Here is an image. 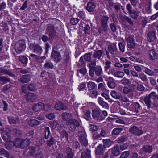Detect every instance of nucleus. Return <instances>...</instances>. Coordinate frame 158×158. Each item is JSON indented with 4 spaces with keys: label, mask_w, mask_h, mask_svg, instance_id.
I'll list each match as a JSON object with an SVG mask.
<instances>
[{
    "label": "nucleus",
    "mask_w": 158,
    "mask_h": 158,
    "mask_svg": "<svg viewBox=\"0 0 158 158\" xmlns=\"http://www.w3.org/2000/svg\"><path fill=\"white\" fill-rule=\"evenodd\" d=\"M66 125L68 127L69 131L73 132L76 130V127H78L80 126L79 122L75 119H70L68 122L65 123Z\"/></svg>",
    "instance_id": "nucleus-1"
},
{
    "label": "nucleus",
    "mask_w": 158,
    "mask_h": 158,
    "mask_svg": "<svg viewBox=\"0 0 158 158\" xmlns=\"http://www.w3.org/2000/svg\"><path fill=\"white\" fill-rule=\"evenodd\" d=\"M46 31L47 32L46 33V34H48L49 40L53 39L56 38L57 32L55 29L54 26L51 24L48 25Z\"/></svg>",
    "instance_id": "nucleus-2"
},
{
    "label": "nucleus",
    "mask_w": 158,
    "mask_h": 158,
    "mask_svg": "<svg viewBox=\"0 0 158 158\" xmlns=\"http://www.w3.org/2000/svg\"><path fill=\"white\" fill-rule=\"evenodd\" d=\"M26 48L25 41L23 40H19L16 44L15 49L17 54H20L24 51Z\"/></svg>",
    "instance_id": "nucleus-3"
},
{
    "label": "nucleus",
    "mask_w": 158,
    "mask_h": 158,
    "mask_svg": "<svg viewBox=\"0 0 158 158\" xmlns=\"http://www.w3.org/2000/svg\"><path fill=\"white\" fill-rule=\"evenodd\" d=\"M109 18L106 16H102L100 19V24L102 30L105 32L108 31L109 29L108 25V22Z\"/></svg>",
    "instance_id": "nucleus-4"
},
{
    "label": "nucleus",
    "mask_w": 158,
    "mask_h": 158,
    "mask_svg": "<svg viewBox=\"0 0 158 158\" xmlns=\"http://www.w3.org/2000/svg\"><path fill=\"white\" fill-rule=\"evenodd\" d=\"M101 110L98 109H94L92 110V116L94 119L98 121H101L105 118L102 116Z\"/></svg>",
    "instance_id": "nucleus-5"
},
{
    "label": "nucleus",
    "mask_w": 158,
    "mask_h": 158,
    "mask_svg": "<svg viewBox=\"0 0 158 158\" xmlns=\"http://www.w3.org/2000/svg\"><path fill=\"white\" fill-rule=\"evenodd\" d=\"M30 49H33L34 53L38 55H40L42 52L43 50L41 46L39 44L35 43H31L29 46Z\"/></svg>",
    "instance_id": "nucleus-6"
},
{
    "label": "nucleus",
    "mask_w": 158,
    "mask_h": 158,
    "mask_svg": "<svg viewBox=\"0 0 158 158\" xmlns=\"http://www.w3.org/2000/svg\"><path fill=\"white\" fill-rule=\"evenodd\" d=\"M38 98L37 94L31 92L27 93L24 96L25 100L28 102H33Z\"/></svg>",
    "instance_id": "nucleus-7"
},
{
    "label": "nucleus",
    "mask_w": 158,
    "mask_h": 158,
    "mask_svg": "<svg viewBox=\"0 0 158 158\" xmlns=\"http://www.w3.org/2000/svg\"><path fill=\"white\" fill-rule=\"evenodd\" d=\"M102 68L100 66H97L89 71V75L92 77L94 76V73L97 76H100L102 73Z\"/></svg>",
    "instance_id": "nucleus-8"
},
{
    "label": "nucleus",
    "mask_w": 158,
    "mask_h": 158,
    "mask_svg": "<svg viewBox=\"0 0 158 158\" xmlns=\"http://www.w3.org/2000/svg\"><path fill=\"white\" fill-rule=\"evenodd\" d=\"M24 141V139L21 138H17L13 141V145L17 148L24 149L25 148Z\"/></svg>",
    "instance_id": "nucleus-9"
},
{
    "label": "nucleus",
    "mask_w": 158,
    "mask_h": 158,
    "mask_svg": "<svg viewBox=\"0 0 158 158\" xmlns=\"http://www.w3.org/2000/svg\"><path fill=\"white\" fill-rule=\"evenodd\" d=\"M127 41V47L130 49L133 48L135 46V42L134 36L133 35H129L125 38Z\"/></svg>",
    "instance_id": "nucleus-10"
},
{
    "label": "nucleus",
    "mask_w": 158,
    "mask_h": 158,
    "mask_svg": "<svg viewBox=\"0 0 158 158\" xmlns=\"http://www.w3.org/2000/svg\"><path fill=\"white\" fill-rule=\"evenodd\" d=\"M129 131L136 136H139L143 134V131L136 126H134L129 130Z\"/></svg>",
    "instance_id": "nucleus-11"
},
{
    "label": "nucleus",
    "mask_w": 158,
    "mask_h": 158,
    "mask_svg": "<svg viewBox=\"0 0 158 158\" xmlns=\"http://www.w3.org/2000/svg\"><path fill=\"white\" fill-rule=\"evenodd\" d=\"M130 109L131 111L137 113L140 112L142 110V108L138 103L135 102L131 105Z\"/></svg>",
    "instance_id": "nucleus-12"
},
{
    "label": "nucleus",
    "mask_w": 158,
    "mask_h": 158,
    "mask_svg": "<svg viewBox=\"0 0 158 158\" xmlns=\"http://www.w3.org/2000/svg\"><path fill=\"white\" fill-rule=\"evenodd\" d=\"M36 151V149L33 146H30L23 152V154L26 156H34V154Z\"/></svg>",
    "instance_id": "nucleus-13"
},
{
    "label": "nucleus",
    "mask_w": 158,
    "mask_h": 158,
    "mask_svg": "<svg viewBox=\"0 0 158 158\" xmlns=\"http://www.w3.org/2000/svg\"><path fill=\"white\" fill-rule=\"evenodd\" d=\"M51 58L56 62H60L61 59L60 52L57 51H52L51 54Z\"/></svg>",
    "instance_id": "nucleus-14"
},
{
    "label": "nucleus",
    "mask_w": 158,
    "mask_h": 158,
    "mask_svg": "<svg viewBox=\"0 0 158 158\" xmlns=\"http://www.w3.org/2000/svg\"><path fill=\"white\" fill-rule=\"evenodd\" d=\"M156 33L155 30L150 31L147 34V40L150 42L153 41L156 38Z\"/></svg>",
    "instance_id": "nucleus-15"
},
{
    "label": "nucleus",
    "mask_w": 158,
    "mask_h": 158,
    "mask_svg": "<svg viewBox=\"0 0 158 158\" xmlns=\"http://www.w3.org/2000/svg\"><path fill=\"white\" fill-rule=\"evenodd\" d=\"M31 75L30 74L24 75L22 76L18 80L22 84L27 83L31 80Z\"/></svg>",
    "instance_id": "nucleus-16"
},
{
    "label": "nucleus",
    "mask_w": 158,
    "mask_h": 158,
    "mask_svg": "<svg viewBox=\"0 0 158 158\" xmlns=\"http://www.w3.org/2000/svg\"><path fill=\"white\" fill-rule=\"evenodd\" d=\"M65 152L66 154L64 158H73L74 155V152L72 148L68 147L65 150Z\"/></svg>",
    "instance_id": "nucleus-17"
},
{
    "label": "nucleus",
    "mask_w": 158,
    "mask_h": 158,
    "mask_svg": "<svg viewBox=\"0 0 158 158\" xmlns=\"http://www.w3.org/2000/svg\"><path fill=\"white\" fill-rule=\"evenodd\" d=\"M45 104L43 103L39 102L33 107V110L35 112L40 111L42 110H45Z\"/></svg>",
    "instance_id": "nucleus-18"
},
{
    "label": "nucleus",
    "mask_w": 158,
    "mask_h": 158,
    "mask_svg": "<svg viewBox=\"0 0 158 158\" xmlns=\"http://www.w3.org/2000/svg\"><path fill=\"white\" fill-rule=\"evenodd\" d=\"M83 112V117L87 120L90 118V111L87 107H83L82 108Z\"/></svg>",
    "instance_id": "nucleus-19"
},
{
    "label": "nucleus",
    "mask_w": 158,
    "mask_h": 158,
    "mask_svg": "<svg viewBox=\"0 0 158 158\" xmlns=\"http://www.w3.org/2000/svg\"><path fill=\"white\" fill-rule=\"evenodd\" d=\"M108 151L109 153L110 152L112 156L114 157L117 156L120 154L119 148L118 145L114 146L113 148L109 150Z\"/></svg>",
    "instance_id": "nucleus-20"
},
{
    "label": "nucleus",
    "mask_w": 158,
    "mask_h": 158,
    "mask_svg": "<svg viewBox=\"0 0 158 158\" xmlns=\"http://www.w3.org/2000/svg\"><path fill=\"white\" fill-rule=\"evenodd\" d=\"M55 108L59 111L65 110L67 109V106L65 104L59 102L55 104Z\"/></svg>",
    "instance_id": "nucleus-21"
},
{
    "label": "nucleus",
    "mask_w": 158,
    "mask_h": 158,
    "mask_svg": "<svg viewBox=\"0 0 158 158\" xmlns=\"http://www.w3.org/2000/svg\"><path fill=\"white\" fill-rule=\"evenodd\" d=\"M105 151V148L104 147V145L99 144L96 148L95 153L97 155H103Z\"/></svg>",
    "instance_id": "nucleus-22"
},
{
    "label": "nucleus",
    "mask_w": 158,
    "mask_h": 158,
    "mask_svg": "<svg viewBox=\"0 0 158 158\" xmlns=\"http://www.w3.org/2000/svg\"><path fill=\"white\" fill-rule=\"evenodd\" d=\"M153 150L152 147L151 145H145L141 149V151L144 154H150Z\"/></svg>",
    "instance_id": "nucleus-23"
},
{
    "label": "nucleus",
    "mask_w": 158,
    "mask_h": 158,
    "mask_svg": "<svg viewBox=\"0 0 158 158\" xmlns=\"http://www.w3.org/2000/svg\"><path fill=\"white\" fill-rule=\"evenodd\" d=\"M96 4L94 2H90L87 4L86 9L89 12H93L96 8Z\"/></svg>",
    "instance_id": "nucleus-24"
},
{
    "label": "nucleus",
    "mask_w": 158,
    "mask_h": 158,
    "mask_svg": "<svg viewBox=\"0 0 158 158\" xmlns=\"http://www.w3.org/2000/svg\"><path fill=\"white\" fill-rule=\"evenodd\" d=\"M61 119L64 121L68 122L72 117V115L71 113L65 112L63 113L61 115Z\"/></svg>",
    "instance_id": "nucleus-25"
},
{
    "label": "nucleus",
    "mask_w": 158,
    "mask_h": 158,
    "mask_svg": "<svg viewBox=\"0 0 158 158\" xmlns=\"http://www.w3.org/2000/svg\"><path fill=\"white\" fill-rule=\"evenodd\" d=\"M108 49L110 53L112 55L114 54L115 52L117 50L116 44L114 43L111 45H109L108 46Z\"/></svg>",
    "instance_id": "nucleus-26"
},
{
    "label": "nucleus",
    "mask_w": 158,
    "mask_h": 158,
    "mask_svg": "<svg viewBox=\"0 0 158 158\" xmlns=\"http://www.w3.org/2000/svg\"><path fill=\"white\" fill-rule=\"evenodd\" d=\"M81 158H91V151L89 149H86L81 154Z\"/></svg>",
    "instance_id": "nucleus-27"
},
{
    "label": "nucleus",
    "mask_w": 158,
    "mask_h": 158,
    "mask_svg": "<svg viewBox=\"0 0 158 158\" xmlns=\"http://www.w3.org/2000/svg\"><path fill=\"white\" fill-rule=\"evenodd\" d=\"M102 54L103 52L102 50H94L93 56L94 58H97L99 60L100 59Z\"/></svg>",
    "instance_id": "nucleus-28"
},
{
    "label": "nucleus",
    "mask_w": 158,
    "mask_h": 158,
    "mask_svg": "<svg viewBox=\"0 0 158 158\" xmlns=\"http://www.w3.org/2000/svg\"><path fill=\"white\" fill-rule=\"evenodd\" d=\"M78 139L87 137L85 130L83 127H81L79 128L78 133Z\"/></svg>",
    "instance_id": "nucleus-29"
},
{
    "label": "nucleus",
    "mask_w": 158,
    "mask_h": 158,
    "mask_svg": "<svg viewBox=\"0 0 158 158\" xmlns=\"http://www.w3.org/2000/svg\"><path fill=\"white\" fill-rule=\"evenodd\" d=\"M139 12L133 9L129 13L130 16L134 19H137L139 16Z\"/></svg>",
    "instance_id": "nucleus-30"
},
{
    "label": "nucleus",
    "mask_w": 158,
    "mask_h": 158,
    "mask_svg": "<svg viewBox=\"0 0 158 158\" xmlns=\"http://www.w3.org/2000/svg\"><path fill=\"white\" fill-rule=\"evenodd\" d=\"M56 142V139L53 137L51 136L49 139L47 141L46 144L48 146L51 147L55 144Z\"/></svg>",
    "instance_id": "nucleus-31"
},
{
    "label": "nucleus",
    "mask_w": 158,
    "mask_h": 158,
    "mask_svg": "<svg viewBox=\"0 0 158 158\" xmlns=\"http://www.w3.org/2000/svg\"><path fill=\"white\" fill-rule=\"evenodd\" d=\"M2 137L5 141L8 142L10 141V138L9 134L6 132H3L1 133Z\"/></svg>",
    "instance_id": "nucleus-32"
},
{
    "label": "nucleus",
    "mask_w": 158,
    "mask_h": 158,
    "mask_svg": "<svg viewBox=\"0 0 158 158\" xmlns=\"http://www.w3.org/2000/svg\"><path fill=\"white\" fill-rule=\"evenodd\" d=\"M98 102L100 105L102 107L107 108L108 107V104L104 101L103 99L101 97L98 98Z\"/></svg>",
    "instance_id": "nucleus-33"
},
{
    "label": "nucleus",
    "mask_w": 158,
    "mask_h": 158,
    "mask_svg": "<svg viewBox=\"0 0 158 158\" xmlns=\"http://www.w3.org/2000/svg\"><path fill=\"white\" fill-rule=\"evenodd\" d=\"M151 98L148 95L145 97L144 102L148 109L151 107V102L150 100Z\"/></svg>",
    "instance_id": "nucleus-34"
},
{
    "label": "nucleus",
    "mask_w": 158,
    "mask_h": 158,
    "mask_svg": "<svg viewBox=\"0 0 158 158\" xmlns=\"http://www.w3.org/2000/svg\"><path fill=\"white\" fill-rule=\"evenodd\" d=\"M110 94L114 98L116 99H119L120 98L121 96L120 93L114 91H111Z\"/></svg>",
    "instance_id": "nucleus-35"
},
{
    "label": "nucleus",
    "mask_w": 158,
    "mask_h": 158,
    "mask_svg": "<svg viewBox=\"0 0 158 158\" xmlns=\"http://www.w3.org/2000/svg\"><path fill=\"white\" fill-rule=\"evenodd\" d=\"M19 60L22 64H26L28 63V58L25 56H19Z\"/></svg>",
    "instance_id": "nucleus-36"
},
{
    "label": "nucleus",
    "mask_w": 158,
    "mask_h": 158,
    "mask_svg": "<svg viewBox=\"0 0 158 158\" xmlns=\"http://www.w3.org/2000/svg\"><path fill=\"white\" fill-rule=\"evenodd\" d=\"M123 129L121 128H115L114 129L112 132L111 134L112 135H117L119 134L120 133L123 131Z\"/></svg>",
    "instance_id": "nucleus-37"
},
{
    "label": "nucleus",
    "mask_w": 158,
    "mask_h": 158,
    "mask_svg": "<svg viewBox=\"0 0 158 158\" xmlns=\"http://www.w3.org/2000/svg\"><path fill=\"white\" fill-rule=\"evenodd\" d=\"M28 124L32 127L38 125L40 124L39 121L35 119H30L28 122Z\"/></svg>",
    "instance_id": "nucleus-38"
},
{
    "label": "nucleus",
    "mask_w": 158,
    "mask_h": 158,
    "mask_svg": "<svg viewBox=\"0 0 158 158\" xmlns=\"http://www.w3.org/2000/svg\"><path fill=\"white\" fill-rule=\"evenodd\" d=\"M149 55L150 56V59L151 60H154L157 57L155 52L153 49L149 51Z\"/></svg>",
    "instance_id": "nucleus-39"
},
{
    "label": "nucleus",
    "mask_w": 158,
    "mask_h": 158,
    "mask_svg": "<svg viewBox=\"0 0 158 158\" xmlns=\"http://www.w3.org/2000/svg\"><path fill=\"white\" fill-rule=\"evenodd\" d=\"M78 139L82 146L86 147L88 145V141L86 139V137L79 139Z\"/></svg>",
    "instance_id": "nucleus-40"
},
{
    "label": "nucleus",
    "mask_w": 158,
    "mask_h": 158,
    "mask_svg": "<svg viewBox=\"0 0 158 158\" xmlns=\"http://www.w3.org/2000/svg\"><path fill=\"white\" fill-rule=\"evenodd\" d=\"M0 153L1 156H2L4 155L5 157H8L10 156L9 152L3 148L0 149Z\"/></svg>",
    "instance_id": "nucleus-41"
},
{
    "label": "nucleus",
    "mask_w": 158,
    "mask_h": 158,
    "mask_svg": "<svg viewBox=\"0 0 158 158\" xmlns=\"http://www.w3.org/2000/svg\"><path fill=\"white\" fill-rule=\"evenodd\" d=\"M1 72L4 74H7L13 77H15V75L12 73L11 71L10 70L3 69L2 70Z\"/></svg>",
    "instance_id": "nucleus-42"
},
{
    "label": "nucleus",
    "mask_w": 158,
    "mask_h": 158,
    "mask_svg": "<svg viewBox=\"0 0 158 158\" xmlns=\"http://www.w3.org/2000/svg\"><path fill=\"white\" fill-rule=\"evenodd\" d=\"M128 139V137L127 135H123L119 137L117 139V143H120L125 142Z\"/></svg>",
    "instance_id": "nucleus-43"
},
{
    "label": "nucleus",
    "mask_w": 158,
    "mask_h": 158,
    "mask_svg": "<svg viewBox=\"0 0 158 158\" xmlns=\"http://www.w3.org/2000/svg\"><path fill=\"white\" fill-rule=\"evenodd\" d=\"M8 119L9 123L10 124H16L18 122V120L16 118L12 117H8Z\"/></svg>",
    "instance_id": "nucleus-44"
},
{
    "label": "nucleus",
    "mask_w": 158,
    "mask_h": 158,
    "mask_svg": "<svg viewBox=\"0 0 158 158\" xmlns=\"http://www.w3.org/2000/svg\"><path fill=\"white\" fill-rule=\"evenodd\" d=\"M112 74L114 76L119 78H122L124 75V72L120 71L112 72Z\"/></svg>",
    "instance_id": "nucleus-45"
},
{
    "label": "nucleus",
    "mask_w": 158,
    "mask_h": 158,
    "mask_svg": "<svg viewBox=\"0 0 158 158\" xmlns=\"http://www.w3.org/2000/svg\"><path fill=\"white\" fill-rule=\"evenodd\" d=\"M87 86L88 90H91L95 88L96 86V85L94 82L92 81H89L88 83Z\"/></svg>",
    "instance_id": "nucleus-46"
},
{
    "label": "nucleus",
    "mask_w": 158,
    "mask_h": 158,
    "mask_svg": "<svg viewBox=\"0 0 158 158\" xmlns=\"http://www.w3.org/2000/svg\"><path fill=\"white\" fill-rule=\"evenodd\" d=\"M122 18L131 25L133 26V22L131 18L126 15L123 16Z\"/></svg>",
    "instance_id": "nucleus-47"
},
{
    "label": "nucleus",
    "mask_w": 158,
    "mask_h": 158,
    "mask_svg": "<svg viewBox=\"0 0 158 158\" xmlns=\"http://www.w3.org/2000/svg\"><path fill=\"white\" fill-rule=\"evenodd\" d=\"M28 90L35 91L36 89V86L34 83H31L27 85Z\"/></svg>",
    "instance_id": "nucleus-48"
},
{
    "label": "nucleus",
    "mask_w": 158,
    "mask_h": 158,
    "mask_svg": "<svg viewBox=\"0 0 158 158\" xmlns=\"http://www.w3.org/2000/svg\"><path fill=\"white\" fill-rule=\"evenodd\" d=\"M10 81V79L9 78H8L7 77L0 76V82L3 83L4 84L9 82Z\"/></svg>",
    "instance_id": "nucleus-49"
},
{
    "label": "nucleus",
    "mask_w": 158,
    "mask_h": 158,
    "mask_svg": "<svg viewBox=\"0 0 158 158\" xmlns=\"http://www.w3.org/2000/svg\"><path fill=\"white\" fill-rule=\"evenodd\" d=\"M44 132H45L44 138L45 139H47L48 138L49 135L50 134L49 128L48 127H45Z\"/></svg>",
    "instance_id": "nucleus-50"
},
{
    "label": "nucleus",
    "mask_w": 158,
    "mask_h": 158,
    "mask_svg": "<svg viewBox=\"0 0 158 158\" xmlns=\"http://www.w3.org/2000/svg\"><path fill=\"white\" fill-rule=\"evenodd\" d=\"M89 130L92 132L93 133L98 129V128L95 125H90L89 126Z\"/></svg>",
    "instance_id": "nucleus-51"
},
{
    "label": "nucleus",
    "mask_w": 158,
    "mask_h": 158,
    "mask_svg": "<svg viewBox=\"0 0 158 158\" xmlns=\"http://www.w3.org/2000/svg\"><path fill=\"white\" fill-rule=\"evenodd\" d=\"M91 53L90 52L85 54L84 56V60L88 62L90 61L91 60Z\"/></svg>",
    "instance_id": "nucleus-52"
},
{
    "label": "nucleus",
    "mask_w": 158,
    "mask_h": 158,
    "mask_svg": "<svg viewBox=\"0 0 158 158\" xmlns=\"http://www.w3.org/2000/svg\"><path fill=\"white\" fill-rule=\"evenodd\" d=\"M43 155L42 152L41 151H38L36 154L34 155L33 157L35 158H43Z\"/></svg>",
    "instance_id": "nucleus-53"
},
{
    "label": "nucleus",
    "mask_w": 158,
    "mask_h": 158,
    "mask_svg": "<svg viewBox=\"0 0 158 158\" xmlns=\"http://www.w3.org/2000/svg\"><path fill=\"white\" fill-rule=\"evenodd\" d=\"M139 77L141 80L143 82L146 83L148 81L147 76L144 73H141L139 75Z\"/></svg>",
    "instance_id": "nucleus-54"
},
{
    "label": "nucleus",
    "mask_w": 158,
    "mask_h": 158,
    "mask_svg": "<svg viewBox=\"0 0 158 158\" xmlns=\"http://www.w3.org/2000/svg\"><path fill=\"white\" fill-rule=\"evenodd\" d=\"M91 28V27H90L89 25H86L84 27L83 30L84 33L86 34H90Z\"/></svg>",
    "instance_id": "nucleus-55"
},
{
    "label": "nucleus",
    "mask_w": 158,
    "mask_h": 158,
    "mask_svg": "<svg viewBox=\"0 0 158 158\" xmlns=\"http://www.w3.org/2000/svg\"><path fill=\"white\" fill-rule=\"evenodd\" d=\"M136 84L137 85V89L139 91H143L145 89V87L143 85L141 84H139L138 82H136Z\"/></svg>",
    "instance_id": "nucleus-56"
},
{
    "label": "nucleus",
    "mask_w": 158,
    "mask_h": 158,
    "mask_svg": "<svg viewBox=\"0 0 158 158\" xmlns=\"http://www.w3.org/2000/svg\"><path fill=\"white\" fill-rule=\"evenodd\" d=\"M79 20L80 19L78 18H72L70 20V23L74 25H76Z\"/></svg>",
    "instance_id": "nucleus-57"
},
{
    "label": "nucleus",
    "mask_w": 158,
    "mask_h": 158,
    "mask_svg": "<svg viewBox=\"0 0 158 158\" xmlns=\"http://www.w3.org/2000/svg\"><path fill=\"white\" fill-rule=\"evenodd\" d=\"M119 49L120 51L123 52L125 51V44L122 42H119L118 43Z\"/></svg>",
    "instance_id": "nucleus-58"
},
{
    "label": "nucleus",
    "mask_w": 158,
    "mask_h": 158,
    "mask_svg": "<svg viewBox=\"0 0 158 158\" xmlns=\"http://www.w3.org/2000/svg\"><path fill=\"white\" fill-rule=\"evenodd\" d=\"M90 63L89 64V67L90 70L93 69V68H95L96 65V62L95 61H90Z\"/></svg>",
    "instance_id": "nucleus-59"
},
{
    "label": "nucleus",
    "mask_w": 158,
    "mask_h": 158,
    "mask_svg": "<svg viewBox=\"0 0 158 158\" xmlns=\"http://www.w3.org/2000/svg\"><path fill=\"white\" fill-rule=\"evenodd\" d=\"M53 65L52 64L51 62H47L45 63L44 67L48 69H52L53 68Z\"/></svg>",
    "instance_id": "nucleus-60"
},
{
    "label": "nucleus",
    "mask_w": 158,
    "mask_h": 158,
    "mask_svg": "<svg viewBox=\"0 0 158 158\" xmlns=\"http://www.w3.org/2000/svg\"><path fill=\"white\" fill-rule=\"evenodd\" d=\"M121 83L124 85H128L130 83V81L128 79L126 78L125 77L123 78L121 81Z\"/></svg>",
    "instance_id": "nucleus-61"
},
{
    "label": "nucleus",
    "mask_w": 158,
    "mask_h": 158,
    "mask_svg": "<svg viewBox=\"0 0 158 158\" xmlns=\"http://www.w3.org/2000/svg\"><path fill=\"white\" fill-rule=\"evenodd\" d=\"M130 154L129 151H125L123 152L120 156V158H127Z\"/></svg>",
    "instance_id": "nucleus-62"
},
{
    "label": "nucleus",
    "mask_w": 158,
    "mask_h": 158,
    "mask_svg": "<svg viewBox=\"0 0 158 158\" xmlns=\"http://www.w3.org/2000/svg\"><path fill=\"white\" fill-rule=\"evenodd\" d=\"M12 85L10 84L6 85L3 87L2 91H7L9 90L12 87Z\"/></svg>",
    "instance_id": "nucleus-63"
},
{
    "label": "nucleus",
    "mask_w": 158,
    "mask_h": 158,
    "mask_svg": "<svg viewBox=\"0 0 158 158\" xmlns=\"http://www.w3.org/2000/svg\"><path fill=\"white\" fill-rule=\"evenodd\" d=\"M110 28L112 31L113 32H115L116 31L117 28L115 23H111L110 24Z\"/></svg>",
    "instance_id": "nucleus-64"
}]
</instances>
